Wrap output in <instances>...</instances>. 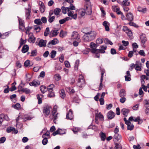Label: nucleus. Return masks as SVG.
Masks as SVG:
<instances>
[{"label": "nucleus", "instance_id": "obj_60", "mask_svg": "<svg viewBox=\"0 0 149 149\" xmlns=\"http://www.w3.org/2000/svg\"><path fill=\"white\" fill-rule=\"evenodd\" d=\"M103 42V40L102 39L98 38L96 40V43L97 44H100Z\"/></svg>", "mask_w": 149, "mask_h": 149}, {"label": "nucleus", "instance_id": "obj_5", "mask_svg": "<svg viewBox=\"0 0 149 149\" xmlns=\"http://www.w3.org/2000/svg\"><path fill=\"white\" fill-rule=\"evenodd\" d=\"M140 38L141 45L143 47H145L146 46L145 44L147 41V38L146 35L142 33L140 36Z\"/></svg>", "mask_w": 149, "mask_h": 149}, {"label": "nucleus", "instance_id": "obj_17", "mask_svg": "<svg viewBox=\"0 0 149 149\" xmlns=\"http://www.w3.org/2000/svg\"><path fill=\"white\" fill-rule=\"evenodd\" d=\"M24 22L22 19L19 20V28L22 31H23L24 29Z\"/></svg>", "mask_w": 149, "mask_h": 149}, {"label": "nucleus", "instance_id": "obj_56", "mask_svg": "<svg viewBox=\"0 0 149 149\" xmlns=\"http://www.w3.org/2000/svg\"><path fill=\"white\" fill-rule=\"evenodd\" d=\"M128 24L130 26H134L136 28H138L139 27V26L137 25L132 22H129L128 23Z\"/></svg>", "mask_w": 149, "mask_h": 149}, {"label": "nucleus", "instance_id": "obj_22", "mask_svg": "<svg viewBox=\"0 0 149 149\" xmlns=\"http://www.w3.org/2000/svg\"><path fill=\"white\" fill-rule=\"evenodd\" d=\"M6 117L8 118L6 115H5L3 114H1L0 115V126L3 120V119H6Z\"/></svg>", "mask_w": 149, "mask_h": 149}, {"label": "nucleus", "instance_id": "obj_21", "mask_svg": "<svg viewBox=\"0 0 149 149\" xmlns=\"http://www.w3.org/2000/svg\"><path fill=\"white\" fill-rule=\"evenodd\" d=\"M29 49V47L27 45H24L22 47V52L23 53H25L27 52Z\"/></svg>", "mask_w": 149, "mask_h": 149}, {"label": "nucleus", "instance_id": "obj_10", "mask_svg": "<svg viewBox=\"0 0 149 149\" xmlns=\"http://www.w3.org/2000/svg\"><path fill=\"white\" fill-rule=\"evenodd\" d=\"M116 115V113L112 110L109 111L107 114V116L108 119L111 120Z\"/></svg>", "mask_w": 149, "mask_h": 149}, {"label": "nucleus", "instance_id": "obj_64", "mask_svg": "<svg viewBox=\"0 0 149 149\" xmlns=\"http://www.w3.org/2000/svg\"><path fill=\"white\" fill-rule=\"evenodd\" d=\"M30 63V61L29 60H27L24 62V65L26 67H27L29 65Z\"/></svg>", "mask_w": 149, "mask_h": 149}, {"label": "nucleus", "instance_id": "obj_1", "mask_svg": "<svg viewBox=\"0 0 149 149\" xmlns=\"http://www.w3.org/2000/svg\"><path fill=\"white\" fill-rule=\"evenodd\" d=\"M89 29L88 28H85L83 29V32L87 35H84L83 36V40L84 42L90 41L95 38L96 36V33L94 31H90L88 32H85L86 30Z\"/></svg>", "mask_w": 149, "mask_h": 149}, {"label": "nucleus", "instance_id": "obj_23", "mask_svg": "<svg viewBox=\"0 0 149 149\" xmlns=\"http://www.w3.org/2000/svg\"><path fill=\"white\" fill-rule=\"evenodd\" d=\"M126 95V93L125 90L124 89H121L119 92V96L120 97H125Z\"/></svg>", "mask_w": 149, "mask_h": 149}, {"label": "nucleus", "instance_id": "obj_7", "mask_svg": "<svg viewBox=\"0 0 149 149\" xmlns=\"http://www.w3.org/2000/svg\"><path fill=\"white\" fill-rule=\"evenodd\" d=\"M25 17L26 19H29L31 18V10L30 8H25Z\"/></svg>", "mask_w": 149, "mask_h": 149}, {"label": "nucleus", "instance_id": "obj_32", "mask_svg": "<svg viewBox=\"0 0 149 149\" xmlns=\"http://www.w3.org/2000/svg\"><path fill=\"white\" fill-rule=\"evenodd\" d=\"M58 30H57L54 29V30H52L50 32V35H51V34L52 35H51L52 37H54V36H56L57 35L58 32Z\"/></svg>", "mask_w": 149, "mask_h": 149}, {"label": "nucleus", "instance_id": "obj_30", "mask_svg": "<svg viewBox=\"0 0 149 149\" xmlns=\"http://www.w3.org/2000/svg\"><path fill=\"white\" fill-rule=\"evenodd\" d=\"M20 91L27 94H28L31 93L30 90L26 88H22L21 89Z\"/></svg>", "mask_w": 149, "mask_h": 149}, {"label": "nucleus", "instance_id": "obj_57", "mask_svg": "<svg viewBox=\"0 0 149 149\" xmlns=\"http://www.w3.org/2000/svg\"><path fill=\"white\" fill-rule=\"evenodd\" d=\"M34 27V30L36 31L37 32H39L41 29L40 27L38 26L35 25Z\"/></svg>", "mask_w": 149, "mask_h": 149}, {"label": "nucleus", "instance_id": "obj_14", "mask_svg": "<svg viewBox=\"0 0 149 149\" xmlns=\"http://www.w3.org/2000/svg\"><path fill=\"white\" fill-rule=\"evenodd\" d=\"M40 82L39 81L33 80L31 82L29 83V84L30 86H34L35 87L38 86L40 85Z\"/></svg>", "mask_w": 149, "mask_h": 149}, {"label": "nucleus", "instance_id": "obj_55", "mask_svg": "<svg viewBox=\"0 0 149 149\" xmlns=\"http://www.w3.org/2000/svg\"><path fill=\"white\" fill-rule=\"evenodd\" d=\"M128 36L130 38H132L133 36V34L132 31L129 29L128 31L126 33Z\"/></svg>", "mask_w": 149, "mask_h": 149}, {"label": "nucleus", "instance_id": "obj_46", "mask_svg": "<svg viewBox=\"0 0 149 149\" xmlns=\"http://www.w3.org/2000/svg\"><path fill=\"white\" fill-rule=\"evenodd\" d=\"M80 100L78 97H75L72 98V102H74L78 103H79Z\"/></svg>", "mask_w": 149, "mask_h": 149}, {"label": "nucleus", "instance_id": "obj_47", "mask_svg": "<svg viewBox=\"0 0 149 149\" xmlns=\"http://www.w3.org/2000/svg\"><path fill=\"white\" fill-rule=\"evenodd\" d=\"M95 117L97 118H98L99 119H102L104 118V116L100 112L98 114H96Z\"/></svg>", "mask_w": 149, "mask_h": 149}, {"label": "nucleus", "instance_id": "obj_8", "mask_svg": "<svg viewBox=\"0 0 149 149\" xmlns=\"http://www.w3.org/2000/svg\"><path fill=\"white\" fill-rule=\"evenodd\" d=\"M46 40H44L43 39H40V40L38 43L36 42V43L37 45H38L40 47H45L46 46Z\"/></svg>", "mask_w": 149, "mask_h": 149}, {"label": "nucleus", "instance_id": "obj_49", "mask_svg": "<svg viewBox=\"0 0 149 149\" xmlns=\"http://www.w3.org/2000/svg\"><path fill=\"white\" fill-rule=\"evenodd\" d=\"M68 11H69L70 9L71 10H74L75 9V7L72 3L70 4L69 7L67 8Z\"/></svg>", "mask_w": 149, "mask_h": 149}, {"label": "nucleus", "instance_id": "obj_9", "mask_svg": "<svg viewBox=\"0 0 149 149\" xmlns=\"http://www.w3.org/2000/svg\"><path fill=\"white\" fill-rule=\"evenodd\" d=\"M58 43V40L56 38H54L53 40L50 41L47 45V46L48 47H51V45H55Z\"/></svg>", "mask_w": 149, "mask_h": 149}, {"label": "nucleus", "instance_id": "obj_11", "mask_svg": "<svg viewBox=\"0 0 149 149\" xmlns=\"http://www.w3.org/2000/svg\"><path fill=\"white\" fill-rule=\"evenodd\" d=\"M29 38L28 39V41L29 42L34 43L35 42L36 38L34 37L33 34L32 33H30L29 34Z\"/></svg>", "mask_w": 149, "mask_h": 149}, {"label": "nucleus", "instance_id": "obj_53", "mask_svg": "<svg viewBox=\"0 0 149 149\" xmlns=\"http://www.w3.org/2000/svg\"><path fill=\"white\" fill-rule=\"evenodd\" d=\"M118 15H121V19L123 20H125L127 19V17H126L123 15L122 12H118Z\"/></svg>", "mask_w": 149, "mask_h": 149}, {"label": "nucleus", "instance_id": "obj_39", "mask_svg": "<svg viewBox=\"0 0 149 149\" xmlns=\"http://www.w3.org/2000/svg\"><path fill=\"white\" fill-rule=\"evenodd\" d=\"M56 54V52L54 50H52L50 53L49 56L52 58H54L55 57Z\"/></svg>", "mask_w": 149, "mask_h": 149}, {"label": "nucleus", "instance_id": "obj_54", "mask_svg": "<svg viewBox=\"0 0 149 149\" xmlns=\"http://www.w3.org/2000/svg\"><path fill=\"white\" fill-rule=\"evenodd\" d=\"M60 96L63 99H64L65 96V95L64 93V91L63 90H61L60 93Z\"/></svg>", "mask_w": 149, "mask_h": 149}, {"label": "nucleus", "instance_id": "obj_15", "mask_svg": "<svg viewBox=\"0 0 149 149\" xmlns=\"http://www.w3.org/2000/svg\"><path fill=\"white\" fill-rule=\"evenodd\" d=\"M71 37L72 39H76L77 41H79L80 39L78 37V33L77 32H73L72 34Z\"/></svg>", "mask_w": 149, "mask_h": 149}, {"label": "nucleus", "instance_id": "obj_45", "mask_svg": "<svg viewBox=\"0 0 149 149\" xmlns=\"http://www.w3.org/2000/svg\"><path fill=\"white\" fill-rule=\"evenodd\" d=\"M59 35L60 37L63 38L66 35V33L63 30H61L60 33Z\"/></svg>", "mask_w": 149, "mask_h": 149}, {"label": "nucleus", "instance_id": "obj_4", "mask_svg": "<svg viewBox=\"0 0 149 149\" xmlns=\"http://www.w3.org/2000/svg\"><path fill=\"white\" fill-rule=\"evenodd\" d=\"M84 8L85 9V13L86 14L90 15L91 14V8L90 3L89 4L86 3Z\"/></svg>", "mask_w": 149, "mask_h": 149}, {"label": "nucleus", "instance_id": "obj_28", "mask_svg": "<svg viewBox=\"0 0 149 149\" xmlns=\"http://www.w3.org/2000/svg\"><path fill=\"white\" fill-rule=\"evenodd\" d=\"M54 87V85L53 84H51L48 86L47 88V91L48 92H51L53 91V88Z\"/></svg>", "mask_w": 149, "mask_h": 149}, {"label": "nucleus", "instance_id": "obj_44", "mask_svg": "<svg viewBox=\"0 0 149 149\" xmlns=\"http://www.w3.org/2000/svg\"><path fill=\"white\" fill-rule=\"evenodd\" d=\"M31 56H36L37 54V51L36 49L32 50L31 51Z\"/></svg>", "mask_w": 149, "mask_h": 149}, {"label": "nucleus", "instance_id": "obj_58", "mask_svg": "<svg viewBox=\"0 0 149 149\" xmlns=\"http://www.w3.org/2000/svg\"><path fill=\"white\" fill-rule=\"evenodd\" d=\"M43 138V139L42 141V143L43 145H45L48 142V140L47 139L46 137H44Z\"/></svg>", "mask_w": 149, "mask_h": 149}, {"label": "nucleus", "instance_id": "obj_52", "mask_svg": "<svg viewBox=\"0 0 149 149\" xmlns=\"http://www.w3.org/2000/svg\"><path fill=\"white\" fill-rule=\"evenodd\" d=\"M135 69L136 70L139 71H141V67L137 63H136L135 64Z\"/></svg>", "mask_w": 149, "mask_h": 149}, {"label": "nucleus", "instance_id": "obj_6", "mask_svg": "<svg viewBox=\"0 0 149 149\" xmlns=\"http://www.w3.org/2000/svg\"><path fill=\"white\" fill-rule=\"evenodd\" d=\"M122 139V137L120 135L118 134H115L113 136V141L114 143H120Z\"/></svg>", "mask_w": 149, "mask_h": 149}, {"label": "nucleus", "instance_id": "obj_19", "mask_svg": "<svg viewBox=\"0 0 149 149\" xmlns=\"http://www.w3.org/2000/svg\"><path fill=\"white\" fill-rule=\"evenodd\" d=\"M121 111L123 115L127 117L130 112V110L128 109L123 108L122 109Z\"/></svg>", "mask_w": 149, "mask_h": 149}, {"label": "nucleus", "instance_id": "obj_3", "mask_svg": "<svg viewBox=\"0 0 149 149\" xmlns=\"http://www.w3.org/2000/svg\"><path fill=\"white\" fill-rule=\"evenodd\" d=\"M51 108L50 106L46 105L43 107V113L45 116H48L50 112V109Z\"/></svg>", "mask_w": 149, "mask_h": 149}, {"label": "nucleus", "instance_id": "obj_34", "mask_svg": "<svg viewBox=\"0 0 149 149\" xmlns=\"http://www.w3.org/2000/svg\"><path fill=\"white\" fill-rule=\"evenodd\" d=\"M61 11V9L59 8H56L54 9V13L56 15H59Z\"/></svg>", "mask_w": 149, "mask_h": 149}, {"label": "nucleus", "instance_id": "obj_38", "mask_svg": "<svg viewBox=\"0 0 149 149\" xmlns=\"http://www.w3.org/2000/svg\"><path fill=\"white\" fill-rule=\"evenodd\" d=\"M122 3L124 6H129L130 5V2L128 0H124L123 1Z\"/></svg>", "mask_w": 149, "mask_h": 149}, {"label": "nucleus", "instance_id": "obj_20", "mask_svg": "<svg viewBox=\"0 0 149 149\" xmlns=\"http://www.w3.org/2000/svg\"><path fill=\"white\" fill-rule=\"evenodd\" d=\"M43 95L41 94H38L36 95L37 99L38 100V104H40L42 103V98L43 97Z\"/></svg>", "mask_w": 149, "mask_h": 149}, {"label": "nucleus", "instance_id": "obj_51", "mask_svg": "<svg viewBox=\"0 0 149 149\" xmlns=\"http://www.w3.org/2000/svg\"><path fill=\"white\" fill-rule=\"evenodd\" d=\"M32 118V117L29 116H25L23 118V120L24 122H25L27 120H31Z\"/></svg>", "mask_w": 149, "mask_h": 149}, {"label": "nucleus", "instance_id": "obj_50", "mask_svg": "<svg viewBox=\"0 0 149 149\" xmlns=\"http://www.w3.org/2000/svg\"><path fill=\"white\" fill-rule=\"evenodd\" d=\"M15 109H18L21 107L20 104L18 103H17L16 104L12 106Z\"/></svg>", "mask_w": 149, "mask_h": 149}, {"label": "nucleus", "instance_id": "obj_25", "mask_svg": "<svg viewBox=\"0 0 149 149\" xmlns=\"http://www.w3.org/2000/svg\"><path fill=\"white\" fill-rule=\"evenodd\" d=\"M134 121L135 122H138V124H141L143 122V120L142 119H141L139 116H138L135 118L134 120Z\"/></svg>", "mask_w": 149, "mask_h": 149}, {"label": "nucleus", "instance_id": "obj_43", "mask_svg": "<svg viewBox=\"0 0 149 149\" xmlns=\"http://www.w3.org/2000/svg\"><path fill=\"white\" fill-rule=\"evenodd\" d=\"M49 93L47 95V96L49 97H54L55 96V95L54 92L53 91L51 92H48Z\"/></svg>", "mask_w": 149, "mask_h": 149}, {"label": "nucleus", "instance_id": "obj_42", "mask_svg": "<svg viewBox=\"0 0 149 149\" xmlns=\"http://www.w3.org/2000/svg\"><path fill=\"white\" fill-rule=\"evenodd\" d=\"M34 22L36 24L38 25H41L42 24V22H41L40 19H36L34 21Z\"/></svg>", "mask_w": 149, "mask_h": 149}, {"label": "nucleus", "instance_id": "obj_40", "mask_svg": "<svg viewBox=\"0 0 149 149\" xmlns=\"http://www.w3.org/2000/svg\"><path fill=\"white\" fill-rule=\"evenodd\" d=\"M84 8H81L79 10V13L81 17L84 16L86 14Z\"/></svg>", "mask_w": 149, "mask_h": 149}, {"label": "nucleus", "instance_id": "obj_27", "mask_svg": "<svg viewBox=\"0 0 149 149\" xmlns=\"http://www.w3.org/2000/svg\"><path fill=\"white\" fill-rule=\"evenodd\" d=\"M108 22L106 21H104L103 23V25L105 27V30L107 31H109V26L108 25Z\"/></svg>", "mask_w": 149, "mask_h": 149}, {"label": "nucleus", "instance_id": "obj_35", "mask_svg": "<svg viewBox=\"0 0 149 149\" xmlns=\"http://www.w3.org/2000/svg\"><path fill=\"white\" fill-rule=\"evenodd\" d=\"M112 9L113 10V11L116 13L117 14L118 12H121L120 10V9L119 8H117V7L116 6H113Z\"/></svg>", "mask_w": 149, "mask_h": 149}, {"label": "nucleus", "instance_id": "obj_13", "mask_svg": "<svg viewBox=\"0 0 149 149\" xmlns=\"http://www.w3.org/2000/svg\"><path fill=\"white\" fill-rule=\"evenodd\" d=\"M73 116L72 111L70 109L68 113H67L66 118L67 119L71 120L73 118Z\"/></svg>", "mask_w": 149, "mask_h": 149}, {"label": "nucleus", "instance_id": "obj_31", "mask_svg": "<svg viewBox=\"0 0 149 149\" xmlns=\"http://www.w3.org/2000/svg\"><path fill=\"white\" fill-rule=\"evenodd\" d=\"M115 146L114 147V149H122V146L119 143H114Z\"/></svg>", "mask_w": 149, "mask_h": 149}, {"label": "nucleus", "instance_id": "obj_37", "mask_svg": "<svg viewBox=\"0 0 149 149\" xmlns=\"http://www.w3.org/2000/svg\"><path fill=\"white\" fill-rule=\"evenodd\" d=\"M79 63V60H77L74 64V69L75 70H77L78 69Z\"/></svg>", "mask_w": 149, "mask_h": 149}, {"label": "nucleus", "instance_id": "obj_24", "mask_svg": "<svg viewBox=\"0 0 149 149\" xmlns=\"http://www.w3.org/2000/svg\"><path fill=\"white\" fill-rule=\"evenodd\" d=\"M22 117H20L19 115L16 119V122L17 126L18 125H19V128H21L22 127V124L21 123L18 122L19 119H22Z\"/></svg>", "mask_w": 149, "mask_h": 149}, {"label": "nucleus", "instance_id": "obj_18", "mask_svg": "<svg viewBox=\"0 0 149 149\" xmlns=\"http://www.w3.org/2000/svg\"><path fill=\"white\" fill-rule=\"evenodd\" d=\"M57 112V110L56 109L54 108L53 111L52 116L53 117V122L55 123L56 120L57 118V115L58 113H56Z\"/></svg>", "mask_w": 149, "mask_h": 149}, {"label": "nucleus", "instance_id": "obj_48", "mask_svg": "<svg viewBox=\"0 0 149 149\" xmlns=\"http://www.w3.org/2000/svg\"><path fill=\"white\" fill-rule=\"evenodd\" d=\"M49 32V27H47L44 33V35L45 36H47Z\"/></svg>", "mask_w": 149, "mask_h": 149}, {"label": "nucleus", "instance_id": "obj_2", "mask_svg": "<svg viewBox=\"0 0 149 149\" xmlns=\"http://www.w3.org/2000/svg\"><path fill=\"white\" fill-rule=\"evenodd\" d=\"M85 85V81L84 77L82 74H79L77 84V86L80 88H82Z\"/></svg>", "mask_w": 149, "mask_h": 149}, {"label": "nucleus", "instance_id": "obj_41", "mask_svg": "<svg viewBox=\"0 0 149 149\" xmlns=\"http://www.w3.org/2000/svg\"><path fill=\"white\" fill-rule=\"evenodd\" d=\"M8 36V34L7 32L4 33L2 34L0 32V38L2 39L5 38Z\"/></svg>", "mask_w": 149, "mask_h": 149}, {"label": "nucleus", "instance_id": "obj_26", "mask_svg": "<svg viewBox=\"0 0 149 149\" xmlns=\"http://www.w3.org/2000/svg\"><path fill=\"white\" fill-rule=\"evenodd\" d=\"M104 47V49H98V52L101 53H104L105 52V50L106 49L107 47L106 45H102L100 47L101 48Z\"/></svg>", "mask_w": 149, "mask_h": 149}, {"label": "nucleus", "instance_id": "obj_62", "mask_svg": "<svg viewBox=\"0 0 149 149\" xmlns=\"http://www.w3.org/2000/svg\"><path fill=\"white\" fill-rule=\"evenodd\" d=\"M55 79L56 81H58L61 79V77L59 74H57L55 75Z\"/></svg>", "mask_w": 149, "mask_h": 149}, {"label": "nucleus", "instance_id": "obj_61", "mask_svg": "<svg viewBox=\"0 0 149 149\" xmlns=\"http://www.w3.org/2000/svg\"><path fill=\"white\" fill-rule=\"evenodd\" d=\"M134 128V125L132 124V125H129L127 127V129L130 130H133Z\"/></svg>", "mask_w": 149, "mask_h": 149}, {"label": "nucleus", "instance_id": "obj_33", "mask_svg": "<svg viewBox=\"0 0 149 149\" xmlns=\"http://www.w3.org/2000/svg\"><path fill=\"white\" fill-rule=\"evenodd\" d=\"M45 8V7L44 4L42 3L40 5V7H39L40 11L41 13H42L44 12Z\"/></svg>", "mask_w": 149, "mask_h": 149}, {"label": "nucleus", "instance_id": "obj_12", "mask_svg": "<svg viewBox=\"0 0 149 149\" xmlns=\"http://www.w3.org/2000/svg\"><path fill=\"white\" fill-rule=\"evenodd\" d=\"M6 131L8 133L13 132V133H14L15 134H16L18 133L17 130L12 127H8L6 129Z\"/></svg>", "mask_w": 149, "mask_h": 149}, {"label": "nucleus", "instance_id": "obj_16", "mask_svg": "<svg viewBox=\"0 0 149 149\" xmlns=\"http://www.w3.org/2000/svg\"><path fill=\"white\" fill-rule=\"evenodd\" d=\"M127 19L130 22L132 21L134 19L133 14L131 13H128L126 15Z\"/></svg>", "mask_w": 149, "mask_h": 149}, {"label": "nucleus", "instance_id": "obj_59", "mask_svg": "<svg viewBox=\"0 0 149 149\" xmlns=\"http://www.w3.org/2000/svg\"><path fill=\"white\" fill-rule=\"evenodd\" d=\"M106 136L105 134L103 133L102 132L101 136V138L102 141H104L106 139Z\"/></svg>", "mask_w": 149, "mask_h": 149}, {"label": "nucleus", "instance_id": "obj_36", "mask_svg": "<svg viewBox=\"0 0 149 149\" xmlns=\"http://www.w3.org/2000/svg\"><path fill=\"white\" fill-rule=\"evenodd\" d=\"M47 18L49 22L51 23L54 21L55 17L54 16H48Z\"/></svg>", "mask_w": 149, "mask_h": 149}, {"label": "nucleus", "instance_id": "obj_29", "mask_svg": "<svg viewBox=\"0 0 149 149\" xmlns=\"http://www.w3.org/2000/svg\"><path fill=\"white\" fill-rule=\"evenodd\" d=\"M40 90L41 92L44 93L47 91V88L45 86L42 85L40 87Z\"/></svg>", "mask_w": 149, "mask_h": 149}, {"label": "nucleus", "instance_id": "obj_63", "mask_svg": "<svg viewBox=\"0 0 149 149\" xmlns=\"http://www.w3.org/2000/svg\"><path fill=\"white\" fill-rule=\"evenodd\" d=\"M139 54L141 56H146V54L145 53L144 51L143 50H140L139 52Z\"/></svg>", "mask_w": 149, "mask_h": 149}]
</instances>
